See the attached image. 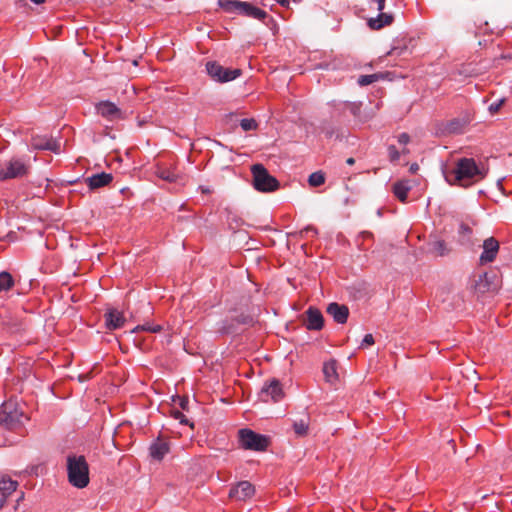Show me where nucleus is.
I'll list each match as a JSON object with an SVG mask.
<instances>
[{
  "label": "nucleus",
  "mask_w": 512,
  "mask_h": 512,
  "mask_svg": "<svg viewBox=\"0 0 512 512\" xmlns=\"http://www.w3.org/2000/svg\"><path fill=\"white\" fill-rule=\"evenodd\" d=\"M282 385L278 379H271L261 389L260 397L262 401L267 402L271 398L273 402H278L284 397Z\"/></svg>",
  "instance_id": "obj_12"
},
{
  "label": "nucleus",
  "mask_w": 512,
  "mask_h": 512,
  "mask_svg": "<svg viewBox=\"0 0 512 512\" xmlns=\"http://www.w3.org/2000/svg\"><path fill=\"white\" fill-rule=\"evenodd\" d=\"M18 483L11 478L2 477L0 480V508L6 502L7 497L17 488Z\"/></svg>",
  "instance_id": "obj_20"
},
{
  "label": "nucleus",
  "mask_w": 512,
  "mask_h": 512,
  "mask_svg": "<svg viewBox=\"0 0 512 512\" xmlns=\"http://www.w3.org/2000/svg\"><path fill=\"white\" fill-rule=\"evenodd\" d=\"M27 419L23 411L19 410L17 404L6 401L0 406V426L8 430H17L23 426V420Z\"/></svg>",
  "instance_id": "obj_3"
},
{
  "label": "nucleus",
  "mask_w": 512,
  "mask_h": 512,
  "mask_svg": "<svg viewBox=\"0 0 512 512\" xmlns=\"http://www.w3.org/2000/svg\"><path fill=\"white\" fill-rule=\"evenodd\" d=\"M388 152H389L390 160L392 162H395V161L399 160L400 154H399V151L396 149L395 146H393V145L389 146Z\"/></svg>",
  "instance_id": "obj_37"
},
{
  "label": "nucleus",
  "mask_w": 512,
  "mask_h": 512,
  "mask_svg": "<svg viewBox=\"0 0 512 512\" xmlns=\"http://www.w3.org/2000/svg\"><path fill=\"white\" fill-rule=\"evenodd\" d=\"M239 440L244 449L254 451H264L269 444L268 437L257 434L250 429H241L239 431Z\"/></svg>",
  "instance_id": "obj_8"
},
{
  "label": "nucleus",
  "mask_w": 512,
  "mask_h": 512,
  "mask_svg": "<svg viewBox=\"0 0 512 512\" xmlns=\"http://www.w3.org/2000/svg\"><path fill=\"white\" fill-rule=\"evenodd\" d=\"M219 4L223 7L226 12L237 13L254 19H264L267 13L252 5L248 2H242L238 0H227L225 2L219 1Z\"/></svg>",
  "instance_id": "obj_6"
},
{
  "label": "nucleus",
  "mask_w": 512,
  "mask_h": 512,
  "mask_svg": "<svg viewBox=\"0 0 512 512\" xmlns=\"http://www.w3.org/2000/svg\"><path fill=\"white\" fill-rule=\"evenodd\" d=\"M471 232H472V230L467 224L461 223V225H460V233L461 234H470Z\"/></svg>",
  "instance_id": "obj_44"
},
{
  "label": "nucleus",
  "mask_w": 512,
  "mask_h": 512,
  "mask_svg": "<svg viewBox=\"0 0 512 512\" xmlns=\"http://www.w3.org/2000/svg\"><path fill=\"white\" fill-rule=\"evenodd\" d=\"M203 192H204V193H208V192H209V190H208V189H203Z\"/></svg>",
  "instance_id": "obj_53"
},
{
  "label": "nucleus",
  "mask_w": 512,
  "mask_h": 512,
  "mask_svg": "<svg viewBox=\"0 0 512 512\" xmlns=\"http://www.w3.org/2000/svg\"><path fill=\"white\" fill-rule=\"evenodd\" d=\"M486 170L479 167L473 158H461L457 160L455 168L445 174L450 184L468 187L486 176Z\"/></svg>",
  "instance_id": "obj_1"
},
{
  "label": "nucleus",
  "mask_w": 512,
  "mask_h": 512,
  "mask_svg": "<svg viewBox=\"0 0 512 512\" xmlns=\"http://www.w3.org/2000/svg\"><path fill=\"white\" fill-rule=\"evenodd\" d=\"M86 379H88V375H80L79 376V381H81V382L86 380Z\"/></svg>",
  "instance_id": "obj_49"
},
{
  "label": "nucleus",
  "mask_w": 512,
  "mask_h": 512,
  "mask_svg": "<svg viewBox=\"0 0 512 512\" xmlns=\"http://www.w3.org/2000/svg\"><path fill=\"white\" fill-rule=\"evenodd\" d=\"M97 112L104 118L113 121L122 118L121 110L110 101H102L96 105Z\"/></svg>",
  "instance_id": "obj_17"
},
{
  "label": "nucleus",
  "mask_w": 512,
  "mask_h": 512,
  "mask_svg": "<svg viewBox=\"0 0 512 512\" xmlns=\"http://www.w3.org/2000/svg\"><path fill=\"white\" fill-rule=\"evenodd\" d=\"M206 72L218 82H228L241 75L240 69H228L225 66H205Z\"/></svg>",
  "instance_id": "obj_10"
},
{
  "label": "nucleus",
  "mask_w": 512,
  "mask_h": 512,
  "mask_svg": "<svg viewBox=\"0 0 512 512\" xmlns=\"http://www.w3.org/2000/svg\"><path fill=\"white\" fill-rule=\"evenodd\" d=\"M240 126L244 131L256 130L258 128V123L255 119H242L240 121Z\"/></svg>",
  "instance_id": "obj_32"
},
{
  "label": "nucleus",
  "mask_w": 512,
  "mask_h": 512,
  "mask_svg": "<svg viewBox=\"0 0 512 512\" xmlns=\"http://www.w3.org/2000/svg\"><path fill=\"white\" fill-rule=\"evenodd\" d=\"M253 186L260 192H273L279 188V181L269 174L262 164H254L251 167Z\"/></svg>",
  "instance_id": "obj_4"
},
{
  "label": "nucleus",
  "mask_w": 512,
  "mask_h": 512,
  "mask_svg": "<svg viewBox=\"0 0 512 512\" xmlns=\"http://www.w3.org/2000/svg\"><path fill=\"white\" fill-rule=\"evenodd\" d=\"M410 190V186L407 184V182L399 181L396 182L393 185V192L395 196L401 201L406 202L407 200V193Z\"/></svg>",
  "instance_id": "obj_26"
},
{
  "label": "nucleus",
  "mask_w": 512,
  "mask_h": 512,
  "mask_svg": "<svg viewBox=\"0 0 512 512\" xmlns=\"http://www.w3.org/2000/svg\"><path fill=\"white\" fill-rule=\"evenodd\" d=\"M171 415L174 419L179 420L181 424L190 425L193 427V424L189 422V420L185 417V415L179 410H172Z\"/></svg>",
  "instance_id": "obj_34"
},
{
  "label": "nucleus",
  "mask_w": 512,
  "mask_h": 512,
  "mask_svg": "<svg viewBox=\"0 0 512 512\" xmlns=\"http://www.w3.org/2000/svg\"><path fill=\"white\" fill-rule=\"evenodd\" d=\"M410 141V136L407 133H402L398 136V142L401 144H407Z\"/></svg>",
  "instance_id": "obj_43"
},
{
  "label": "nucleus",
  "mask_w": 512,
  "mask_h": 512,
  "mask_svg": "<svg viewBox=\"0 0 512 512\" xmlns=\"http://www.w3.org/2000/svg\"><path fill=\"white\" fill-rule=\"evenodd\" d=\"M16 326H17V324L12 323L11 321H3L2 322L3 329H7L8 331H11V332H13L15 330Z\"/></svg>",
  "instance_id": "obj_42"
},
{
  "label": "nucleus",
  "mask_w": 512,
  "mask_h": 512,
  "mask_svg": "<svg viewBox=\"0 0 512 512\" xmlns=\"http://www.w3.org/2000/svg\"><path fill=\"white\" fill-rule=\"evenodd\" d=\"M173 401L175 403H178L182 410L188 411L189 400L187 397L177 396L176 398L173 399Z\"/></svg>",
  "instance_id": "obj_36"
},
{
  "label": "nucleus",
  "mask_w": 512,
  "mask_h": 512,
  "mask_svg": "<svg viewBox=\"0 0 512 512\" xmlns=\"http://www.w3.org/2000/svg\"><path fill=\"white\" fill-rule=\"evenodd\" d=\"M323 373L327 382L334 383L338 379L336 361L326 362L323 366Z\"/></svg>",
  "instance_id": "obj_25"
},
{
  "label": "nucleus",
  "mask_w": 512,
  "mask_h": 512,
  "mask_svg": "<svg viewBox=\"0 0 512 512\" xmlns=\"http://www.w3.org/2000/svg\"><path fill=\"white\" fill-rule=\"evenodd\" d=\"M276 2L283 7H289L291 0H276Z\"/></svg>",
  "instance_id": "obj_46"
},
{
  "label": "nucleus",
  "mask_w": 512,
  "mask_h": 512,
  "mask_svg": "<svg viewBox=\"0 0 512 512\" xmlns=\"http://www.w3.org/2000/svg\"><path fill=\"white\" fill-rule=\"evenodd\" d=\"M31 145L37 150H50L55 153H59L60 151V143L53 138H48L46 136H33L31 139Z\"/></svg>",
  "instance_id": "obj_16"
},
{
  "label": "nucleus",
  "mask_w": 512,
  "mask_h": 512,
  "mask_svg": "<svg viewBox=\"0 0 512 512\" xmlns=\"http://www.w3.org/2000/svg\"><path fill=\"white\" fill-rule=\"evenodd\" d=\"M408 53L407 47L394 46L386 54L387 59H383V61H396L399 57Z\"/></svg>",
  "instance_id": "obj_28"
},
{
  "label": "nucleus",
  "mask_w": 512,
  "mask_h": 512,
  "mask_svg": "<svg viewBox=\"0 0 512 512\" xmlns=\"http://www.w3.org/2000/svg\"><path fill=\"white\" fill-rule=\"evenodd\" d=\"M374 337L372 334H366L363 341H362V344H361V348L366 346V345H373L374 344Z\"/></svg>",
  "instance_id": "obj_41"
},
{
  "label": "nucleus",
  "mask_w": 512,
  "mask_h": 512,
  "mask_svg": "<svg viewBox=\"0 0 512 512\" xmlns=\"http://www.w3.org/2000/svg\"><path fill=\"white\" fill-rule=\"evenodd\" d=\"M472 120L473 115L465 111L453 119L440 122L437 125V133L441 136L462 134Z\"/></svg>",
  "instance_id": "obj_5"
},
{
  "label": "nucleus",
  "mask_w": 512,
  "mask_h": 512,
  "mask_svg": "<svg viewBox=\"0 0 512 512\" xmlns=\"http://www.w3.org/2000/svg\"><path fill=\"white\" fill-rule=\"evenodd\" d=\"M483 252L480 255V264L484 265L493 262L499 251V242L494 237H489L483 242Z\"/></svg>",
  "instance_id": "obj_14"
},
{
  "label": "nucleus",
  "mask_w": 512,
  "mask_h": 512,
  "mask_svg": "<svg viewBox=\"0 0 512 512\" xmlns=\"http://www.w3.org/2000/svg\"><path fill=\"white\" fill-rule=\"evenodd\" d=\"M500 287L498 277L495 273H483L475 281L474 288L479 293L496 292Z\"/></svg>",
  "instance_id": "obj_11"
},
{
  "label": "nucleus",
  "mask_w": 512,
  "mask_h": 512,
  "mask_svg": "<svg viewBox=\"0 0 512 512\" xmlns=\"http://www.w3.org/2000/svg\"><path fill=\"white\" fill-rule=\"evenodd\" d=\"M14 286L12 275L6 271L0 273V292L8 291Z\"/></svg>",
  "instance_id": "obj_27"
},
{
  "label": "nucleus",
  "mask_w": 512,
  "mask_h": 512,
  "mask_svg": "<svg viewBox=\"0 0 512 512\" xmlns=\"http://www.w3.org/2000/svg\"><path fill=\"white\" fill-rule=\"evenodd\" d=\"M473 75V71L471 70H468V69H457L456 71L453 72V76L456 78L457 76L459 77H467V76H472Z\"/></svg>",
  "instance_id": "obj_38"
},
{
  "label": "nucleus",
  "mask_w": 512,
  "mask_h": 512,
  "mask_svg": "<svg viewBox=\"0 0 512 512\" xmlns=\"http://www.w3.org/2000/svg\"><path fill=\"white\" fill-rule=\"evenodd\" d=\"M30 167L19 158H11L0 167V181L18 179L29 173Z\"/></svg>",
  "instance_id": "obj_7"
},
{
  "label": "nucleus",
  "mask_w": 512,
  "mask_h": 512,
  "mask_svg": "<svg viewBox=\"0 0 512 512\" xmlns=\"http://www.w3.org/2000/svg\"><path fill=\"white\" fill-rule=\"evenodd\" d=\"M504 99H501L499 102L497 103H493L489 106V111L491 113H496L500 110V108L502 107V105L504 104Z\"/></svg>",
  "instance_id": "obj_40"
},
{
  "label": "nucleus",
  "mask_w": 512,
  "mask_h": 512,
  "mask_svg": "<svg viewBox=\"0 0 512 512\" xmlns=\"http://www.w3.org/2000/svg\"><path fill=\"white\" fill-rule=\"evenodd\" d=\"M391 73L390 72H386V73H374V74H370V75H362L358 78V84L360 86H366V85H370L374 82H377L379 80H385V79H388V80H392V77H391Z\"/></svg>",
  "instance_id": "obj_24"
},
{
  "label": "nucleus",
  "mask_w": 512,
  "mask_h": 512,
  "mask_svg": "<svg viewBox=\"0 0 512 512\" xmlns=\"http://www.w3.org/2000/svg\"><path fill=\"white\" fill-rule=\"evenodd\" d=\"M206 64H207V65H210V64H216V63H215V62H210V61H209V62H207Z\"/></svg>",
  "instance_id": "obj_52"
},
{
  "label": "nucleus",
  "mask_w": 512,
  "mask_h": 512,
  "mask_svg": "<svg viewBox=\"0 0 512 512\" xmlns=\"http://www.w3.org/2000/svg\"><path fill=\"white\" fill-rule=\"evenodd\" d=\"M132 64H133V65H136V64H138V61H137V60H133V61H132Z\"/></svg>",
  "instance_id": "obj_51"
},
{
  "label": "nucleus",
  "mask_w": 512,
  "mask_h": 512,
  "mask_svg": "<svg viewBox=\"0 0 512 512\" xmlns=\"http://www.w3.org/2000/svg\"><path fill=\"white\" fill-rule=\"evenodd\" d=\"M346 108L356 117L360 114L361 103L360 102H351L346 105Z\"/></svg>",
  "instance_id": "obj_35"
},
{
  "label": "nucleus",
  "mask_w": 512,
  "mask_h": 512,
  "mask_svg": "<svg viewBox=\"0 0 512 512\" xmlns=\"http://www.w3.org/2000/svg\"><path fill=\"white\" fill-rule=\"evenodd\" d=\"M311 187H319L325 183V174L321 171L312 173L308 178Z\"/></svg>",
  "instance_id": "obj_30"
},
{
  "label": "nucleus",
  "mask_w": 512,
  "mask_h": 512,
  "mask_svg": "<svg viewBox=\"0 0 512 512\" xmlns=\"http://www.w3.org/2000/svg\"><path fill=\"white\" fill-rule=\"evenodd\" d=\"M255 493L254 486L249 481H240L229 492V498L236 501H246Z\"/></svg>",
  "instance_id": "obj_13"
},
{
  "label": "nucleus",
  "mask_w": 512,
  "mask_h": 512,
  "mask_svg": "<svg viewBox=\"0 0 512 512\" xmlns=\"http://www.w3.org/2000/svg\"><path fill=\"white\" fill-rule=\"evenodd\" d=\"M107 329L115 330L123 326L125 318L121 312L115 308H108L104 314Z\"/></svg>",
  "instance_id": "obj_19"
},
{
  "label": "nucleus",
  "mask_w": 512,
  "mask_h": 512,
  "mask_svg": "<svg viewBox=\"0 0 512 512\" xmlns=\"http://www.w3.org/2000/svg\"><path fill=\"white\" fill-rule=\"evenodd\" d=\"M428 246L429 252L437 257H443L450 252V248H448L445 241L436 237L429 241Z\"/></svg>",
  "instance_id": "obj_22"
},
{
  "label": "nucleus",
  "mask_w": 512,
  "mask_h": 512,
  "mask_svg": "<svg viewBox=\"0 0 512 512\" xmlns=\"http://www.w3.org/2000/svg\"><path fill=\"white\" fill-rule=\"evenodd\" d=\"M370 9H376L380 13L377 17L368 20V26L373 30H379L393 22V15L382 12L385 7L386 0H366Z\"/></svg>",
  "instance_id": "obj_9"
},
{
  "label": "nucleus",
  "mask_w": 512,
  "mask_h": 512,
  "mask_svg": "<svg viewBox=\"0 0 512 512\" xmlns=\"http://www.w3.org/2000/svg\"><path fill=\"white\" fill-rule=\"evenodd\" d=\"M33 3L39 5L45 2V0H31Z\"/></svg>",
  "instance_id": "obj_50"
},
{
  "label": "nucleus",
  "mask_w": 512,
  "mask_h": 512,
  "mask_svg": "<svg viewBox=\"0 0 512 512\" xmlns=\"http://www.w3.org/2000/svg\"><path fill=\"white\" fill-rule=\"evenodd\" d=\"M67 473L68 481L72 486L82 489L89 484V466L84 456L68 455Z\"/></svg>",
  "instance_id": "obj_2"
},
{
  "label": "nucleus",
  "mask_w": 512,
  "mask_h": 512,
  "mask_svg": "<svg viewBox=\"0 0 512 512\" xmlns=\"http://www.w3.org/2000/svg\"><path fill=\"white\" fill-rule=\"evenodd\" d=\"M236 321L240 324H251L253 322V318L248 315H240L236 318Z\"/></svg>",
  "instance_id": "obj_39"
},
{
  "label": "nucleus",
  "mask_w": 512,
  "mask_h": 512,
  "mask_svg": "<svg viewBox=\"0 0 512 512\" xmlns=\"http://www.w3.org/2000/svg\"><path fill=\"white\" fill-rule=\"evenodd\" d=\"M308 426V417H306V419H300L299 421H295L293 424L294 431L298 436H305L308 432Z\"/></svg>",
  "instance_id": "obj_29"
},
{
  "label": "nucleus",
  "mask_w": 512,
  "mask_h": 512,
  "mask_svg": "<svg viewBox=\"0 0 512 512\" xmlns=\"http://www.w3.org/2000/svg\"><path fill=\"white\" fill-rule=\"evenodd\" d=\"M112 180V174L102 172L88 177L85 181L87 182L89 188L93 190L108 185Z\"/></svg>",
  "instance_id": "obj_21"
},
{
  "label": "nucleus",
  "mask_w": 512,
  "mask_h": 512,
  "mask_svg": "<svg viewBox=\"0 0 512 512\" xmlns=\"http://www.w3.org/2000/svg\"><path fill=\"white\" fill-rule=\"evenodd\" d=\"M418 168H419V167H418V165H417L416 163H414V164H412V165L410 166V171H411L412 173H415V172L418 170Z\"/></svg>",
  "instance_id": "obj_47"
},
{
  "label": "nucleus",
  "mask_w": 512,
  "mask_h": 512,
  "mask_svg": "<svg viewBox=\"0 0 512 512\" xmlns=\"http://www.w3.org/2000/svg\"><path fill=\"white\" fill-rule=\"evenodd\" d=\"M156 174L159 178L168 182H176L178 178V176L174 172L166 168H158Z\"/></svg>",
  "instance_id": "obj_31"
},
{
  "label": "nucleus",
  "mask_w": 512,
  "mask_h": 512,
  "mask_svg": "<svg viewBox=\"0 0 512 512\" xmlns=\"http://www.w3.org/2000/svg\"><path fill=\"white\" fill-rule=\"evenodd\" d=\"M327 313L331 315L335 322L344 324L347 322L349 316V309L346 305L338 304L336 302L330 303L326 309Z\"/></svg>",
  "instance_id": "obj_18"
},
{
  "label": "nucleus",
  "mask_w": 512,
  "mask_h": 512,
  "mask_svg": "<svg viewBox=\"0 0 512 512\" xmlns=\"http://www.w3.org/2000/svg\"><path fill=\"white\" fill-rule=\"evenodd\" d=\"M304 324L308 330H321L324 326L321 311L315 307H309L304 313Z\"/></svg>",
  "instance_id": "obj_15"
},
{
  "label": "nucleus",
  "mask_w": 512,
  "mask_h": 512,
  "mask_svg": "<svg viewBox=\"0 0 512 512\" xmlns=\"http://www.w3.org/2000/svg\"><path fill=\"white\" fill-rule=\"evenodd\" d=\"M346 162H347V164H349V165H353V164L355 163V160H354V158L350 157V158H348V159L346 160Z\"/></svg>",
  "instance_id": "obj_48"
},
{
  "label": "nucleus",
  "mask_w": 512,
  "mask_h": 512,
  "mask_svg": "<svg viewBox=\"0 0 512 512\" xmlns=\"http://www.w3.org/2000/svg\"><path fill=\"white\" fill-rule=\"evenodd\" d=\"M169 451V444L158 439L150 447V454L156 460H161Z\"/></svg>",
  "instance_id": "obj_23"
},
{
  "label": "nucleus",
  "mask_w": 512,
  "mask_h": 512,
  "mask_svg": "<svg viewBox=\"0 0 512 512\" xmlns=\"http://www.w3.org/2000/svg\"><path fill=\"white\" fill-rule=\"evenodd\" d=\"M501 59L503 60H509V61H512V52H509V53H506V54H501L500 56Z\"/></svg>",
  "instance_id": "obj_45"
},
{
  "label": "nucleus",
  "mask_w": 512,
  "mask_h": 512,
  "mask_svg": "<svg viewBox=\"0 0 512 512\" xmlns=\"http://www.w3.org/2000/svg\"><path fill=\"white\" fill-rule=\"evenodd\" d=\"M140 330H144V331H150V332H153V333H157V332H160L162 330V326L161 325H150V324H144V325H139L137 326L136 328H134L132 330V332H137V331H140Z\"/></svg>",
  "instance_id": "obj_33"
}]
</instances>
